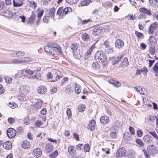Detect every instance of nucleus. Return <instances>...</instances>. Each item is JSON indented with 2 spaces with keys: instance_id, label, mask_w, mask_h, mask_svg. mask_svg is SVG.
I'll return each mask as SVG.
<instances>
[{
  "instance_id": "20e7f679",
  "label": "nucleus",
  "mask_w": 158,
  "mask_h": 158,
  "mask_svg": "<svg viewBox=\"0 0 158 158\" xmlns=\"http://www.w3.org/2000/svg\"><path fill=\"white\" fill-rule=\"evenodd\" d=\"M147 150L152 155L155 154L157 152L156 147L153 145H150L148 146L147 147Z\"/></svg>"
},
{
  "instance_id": "338daca9",
  "label": "nucleus",
  "mask_w": 158,
  "mask_h": 158,
  "mask_svg": "<svg viewBox=\"0 0 158 158\" xmlns=\"http://www.w3.org/2000/svg\"><path fill=\"white\" fill-rule=\"evenodd\" d=\"M84 150L86 152H89V151L90 147L88 144H85L84 146Z\"/></svg>"
},
{
  "instance_id": "6ab92c4d",
  "label": "nucleus",
  "mask_w": 158,
  "mask_h": 158,
  "mask_svg": "<svg viewBox=\"0 0 158 158\" xmlns=\"http://www.w3.org/2000/svg\"><path fill=\"white\" fill-rule=\"evenodd\" d=\"M3 147L6 150H9L12 148V143L9 141H6L3 143Z\"/></svg>"
},
{
  "instance_id": "680f3d73",
  "label": "nucleus",
  "mask_w": 158,
  "mask_h": 158,
  "mask_svg": "<svg viewBox=\"0 0 158 158\" xmlns=\"http://www.w3.org/2000/svg\"><path fill=\"white\" fill-rule=\"evenodd\" d=\"M66 113L68 116L69 118L71 117L72 114H71V110L69 108H68L67 110Z\"/></svg>"
},
{
  "instance_id": "bb28decb",
  "label": "nucleus",
  "mask_w": 158,
  "mask_h": 158,
  "mask_svg": "<svg viewBox=\"0 0 158 158\" xmlns=\"http://www.w3.org/2000/svg\"><path fill=\"white\" fill-rule=\"evenodd\" d=\"M128 64V60L127 58L125 57L123 59V61L120 64V66L122 67H125L127 66Z\"/></svg>"
},
{
  "instance_id": "412c9836",
  "label": "nucleus",
  "mask_w": 158,
  "mask_h": 158,
  "mask_svg": "<svg viewBox=\"0 0 158 158\" xmlns=\"http://www.w3.org/2000/svg\"><path fill=\"white\" fill-rule=\"evenodd\" d=\"M43 103V101L40 99H37L34 104V108L36 109H39L41 107Z\"/></svg>"
},
{
  "instance_id": "c9c22d12",
  "label": "nucleus",
  "mask_w": 158,
  "mask_h": 158,
  "mask_svg": "<svg viewBox=\"0 0 158 158\" xmlns=\"http://www.w3.org/2000/svg\"><path fill=\"white\" fill-rule=\"evenodd\" d=\"M103 45L106 48H111V45L110 42L108 40H106L103 42Z\"/></svg>"
},
{
  "instance_id": "2f4dec72",
  "label": "nucleus",
  "mask_w": 158,
  "mask_h": 158,
  "mask_svg": "<svg viewBox=\"0 0 158 158\" xmlns=\"http://www.w3.org/2000/svg\"><path fill=\"white\" fill-rule=\"evenodd\" d=\"M10 63L12 64H21V59H14L10 61Z\"/></svg>"
},
{
  "instance_id": "f3484780",
  "label": "nucleus",
  "mask_w": 158,
  "mask_h": 158,
  "mask_svg": "<svg viewBox=\"0 0 158 158\" xmlns=\"http://www.w3.org/2000/svg\"><path fill=\"white\" fill-rule=\"evenodd\" d=\"M101 122L103 124H106L109 122V118L106 116H103L101 117L100 119Z\"/></svg>"
},
{
  "instance_id": "0e129e2a",
  "label": "nucleus",
  "mask_w": 158,
  "mask_h": 158,
  "mask_svg": "<svg viewBox=\"0 0 158 158\" xmlns=\"http://www.w3.org/2000/svg\"><path fill=\"white\" fill-rule=\"evenodd\" d=\"M148 132L151 134L156 139L158 137L156 133L154 131H149Z\"/></svg>"
},
{
  "instance_id": "c03bdc74",
  "label": "nucleus",
  "mask_w": 158,
  "mask_h": 158,
  "mask_svg": "<svg viewBox=\"0 0 158 158\" xmlns=\"http://www.w3.org/2000/svg\"><path fill=\"white\" fill-rule=\"evenodd\" d=\"M92 66L93 68L94 69H98L100 67L99 64L96 62L93 63Z\"/></svg>"
},
{
  "instance_id": "2eb2a0df",
  "label": "nucleus",
  "mask_w": 158,
  "mask_h": 158,
  "mask_svg": "<svg viewBox=\"0 0 158 158\" xmlns=\"http://www.w3.org/2000/svg\"><path fill=\"white\" fill-rule=\"evenodd\" d=\"M24 0H13V5L14 7H19L23 4V2Z\"/></svg>"
},
{
  "instance_id": "6e6d98bb",
  "label": "nucleus",
  "mask_w": 158,
  "mask_h": 158,
  "mask_svg": "<svg viewBox=\"0 0 158 158\" xmlns=\"http://www.w3.org/2000/svg\"><path fill=\"white\" fill-rule=\"evenodd\" d=\"M155 52V48L154 47H152L150 48L149 53L151 55H153Z\"/></svg>"
},
{
  "instance_id": "13d9d810",
  "label": "nucleus",
  "mask_w": 158,
  "mask_h": 158,
  "mask_svg": "<svg viewBox=\"0 0 158 158\" xmlns=\"http://www.w3.org/2000/svg\"><path fill=\"white\" fill-rule=\"evenodd\" d=\"M135 33L136 36L139 38L143 37V35L142 33L140 32H138L137 31H135Z\"/></svg>"
},
{
  "instance_id": "5fc2aeb1",
  "label": "nucleus",
  "mask_w": 158,
  "mask_h": 158,
  "mask_svg": "<svg viewBox=\"0 0 158 158\" xmlns=\"http://www.w3.org/2000/svg\"><path fill=\"white\" fill-rule=\"evenodd\" d=\"M66 2L70 4H72L76 3L78 0H66Z\"/></svg>"
},
{
  "instance_id": "f03ea898",
  "label": "nucleus",
  "mask_w": 158,
  "mask_h": 158,
  "mask_svg": "<svg viewBox=\"0 0 158 158\" xmlns=\"http://www.w3.org/2000/svg\"><path fill=\"white\" fill-rule=\"evenodd\" d=\"M72 11V9L70 7H66L64 8L63 7H61L58 9L56 14L58 16L59 19H62L64 17L65 15Z\"/></svg>"
},
{
  "instance_id": "f704fd0d",
  "label": "nucleus",
  "mask_w": 158,
  "mask_h": 158,
  "mask_svg": "<svg viewBox=\"0 0 158 158\" xmlns=\"http://www.w3.org/2000/svg\"><path fill=\"white\" fill-rule=\"evenodd\" d=\"M18 98L21 101H24L26 100V98L24 94H22L18 96Z\"/></svg>"
},
{
  "instance_id": "864d4df0",
  "label": "nucleus",
  "mask_w": 158,
  "mask_h": 158,
  "mask_svg": "<svg viewBox=\"0 0 158 158\" xmlns=\"http://www.w3.org/2000/svg\"><path fill=\"white\" fill-rule=\"evenodd\" d=\"M72 90V87L70 85H68L67 86L65 91L67 93H69L71 92Z\"/></svg>"
},
{
  "instance_id": "4d7b16f0",
  "label": "nucleus",
  "mask_w": 158,
  "mask_h": 158,
  "mask_svg": "<svg viewBox=\"0 0 158 158\" xmlns=\"http://www.w3.org/2000/svg\"><path fill=\"white\" fill-rule=\"evenodd\" d=\"M30 122V120L28 117H26L25 118H24V123L26 125H28Z\"/></svg>"
},
{
  "instance_id": "79ce46f5",
  "label": "nucleus",
  "mask_w": 158,
  "mask_h": 158,
  "mask_svg": "<svg viewBox=\"0 0 158 158\" xmlns=\"http://www.w3.org/2000/svg\"><path fill=\"white\" fill-rule=\"evenodd\" d=\"M90 2L91 1L89 0H84L81 2V4L82 6H87Z\"/></svg>"
},
{
  "instance_id": "a211bd4d",
  "label": "nucleus",
  "mask_w": 158,
  "mask_h": 158,
  "mask_svg": "<svg viewBox=\"0 0 158 158\" xmlns=\"http://www.w3.org/2000/svg\"><path fill=\"white\" fill-rule=\"evenodd\" d=\"M3 15L8 18H11L13 15L12 12L9 10H6L3 13Z\"/></svg>"
},
{
  "instance_id": "ea45409f",
  "label": "nucleus",
  "mask_w": 158,
  "mask_h": 158,
  "mask_svg": "<svg viewBox=\"0 0 158 158\" xmlns=\"http://www.w3.org/2000/svg\"><path fill=\"white\" fill-rule=\"evenodd\" d=\"M136 143L139 144V146H143L144 145V144L143 141L140 139H137L135 140Z\"/></svg>"
},
{
  "instance_id": "c756f323",
  "label": "nucleus",
  "mask_w": 158,
  "mask_h": 158,
  "mask_svg": "<svg viewBox=\"0 0 158 158\" xmlns=\"http://www.w3.org/2000/svg\"><path fill=\"white\" fill-rule=\"evenodd\" d=\"M35 75L32 76H31L29 77L28 78L29 79H39L41 77V75L40 73H37V72L35 73Z\"/></svg>"
},
{
  "instance_id": "7c9ffc66",
  "label": "nucleus",
  "mask_w": 158,
  "mask_h": 158,
  "mask_svg": "<svg viewBox=\"0 0 158 158\" xmlns=\"http://www.w3.org/2000/svg\"><path fill=\"white\" fill-rule=\"evenodd\" d=\"M55 12V8H52L48 12V15L49 17H53L54 19V16Z\"/></svg>"
},
{
  "instance_id": "72a5a7b5",
  "label": "nucleus",
  "mask_w": 158,
  "mask_h": 158,
  "mask_svg": "<svg viewBox=\"0 0 158 158\" xmlns=\"http://www.w3.org/2000/svg\"><path fill=\"white\" fill-rule=\"evenodd\" d=\"M38 71H39L38 69L35 70L34 71L31 70L29 69H27L24 70V72H25L26 73L30 75H32Z\"/></svg>"
},
{
  "instance_id": "e433bc0d",
  "label": "nucleus",
  "mask_w": 158,
  "mask_h": 158,
  "mask_svg": "<svg viewBox=\"0 0 158 158\" xmlns=\"http://www.w3.org/2000/svg\"><path fill=\"white\" fill-rule=\"evenodd\" d=\"M21 61L22 63L25 62H28L31 61V59L29 57H23L21 58Z\"/></svg>"
},
{
  "instance_id": "3c124183",
  "label": "nucleus",
  "mask_w": 158,
  "mask_h": 158,
  "mask_svg": "<svg viewBox=\"0 0 158 158\" xmlns=\"http://www.w3.org/2000/svg\"><path fill=\"white\" fill-rule=\"evenodd\" d=\"M35 125L38 127H40L43 124V122L40 120H36L35 122Z\"/></svg>"
},
{
  "instance_id": "dca6fc26",
  "label": "nucleus",
  "mask_w": 158,
  "mask_h": 158,
  "mask_svg": "<svg viewBox=\"0 0 158 158\" xmlns=\"http://www.w3.org/2000/svg\"><path fill=\"white\" fill-rule=\"evenodd\" d=\"M139 11L141 13L146 14L149 16H150L152 15L151 13L150 10L144 7L140 8L139 9Z\"/></svg>"
},
{
  "instance_id": "052dcab7",
  "label": "nucleus",
  "mask_w": 158,
  "mask_h": 158,
  "mask_svg": "<svg viewBox=\"0 0 158 158\" xmlns=\"http://www.w3.org/2000/svg\"><path fill=\"white\" fill-rule=\"evenodd\" d=\"M4 78L6 80V81L8 83H10L12 81V80L11 77H5Z\"/></svg>"
},
{
  "instance_id": "a878e982",
  "label": "nucleus",
  "mask_w": 158,
  "mask_h": 158,
  "mask_svg": "<svg viewBox=\"0 0 158 158\" xmlns=\"http://www.w3.org/2000/svg\"><path fill=\"white\" fill-rule=\"evenodd\" d=\"M30 145V142L27 140L23 141L22 144V146L24 149H27L29 148Z\"/></svg>"
},
{
  "instance_id": "a19ab883",
  "label": "nucleus",
  "mask_w": 158,
  "mask_h": 158,
  "mask_svg": "<svg viewBox=\"0 0 158 158\" xmlns=\"http://www.w3.org/2000/svg\"><path fill=\"white\" fill-rule=\"evenodd\" d=\"M58 154V151L57 150H55L52 153L50 154L49 157L50 158H55L56 157Z\"/></svg>"
},
{
  "instance_id": "603ef678",
  "label": "nucleus",
  "mask_w": 158,
  "mask_h": 158,
  "mask_svg": "<svg viewBox=\"0 0 158 158\" xmlns=\"http://www.w3.org/2000/svg\"><path fill=\"white\" fill-rule=\"evenodd\" d=\"M85 107V106L82 105H79L78 107V110L79 111L82 112L84 110Z\"/></svg>"
},
{
  "instance_id": "4468645a",
  "label": "nucleus",
  "mask_w": 158,
  "mask_h": 158,
  "mask_svg": "<svg viewBox=\"0 0 158 158\" xmlns=\"http://www.w3.org/2000/svg\"><path fill=\"white\" fill-rule=\"evenodd\" d=\"M96 124L95 121L93 120L90 121L88 126V128L90 131H93L95 129V126Z\"/></svg>"
},
{
  "instance_id": "c85d7f7f",
  "label": "nucleus",
  "mask_w": 158,
  "mask_h": 158,
  "mask_svg": "<svg viewBox=\"0 0 158 158\" xmlns=\"http://www.w3.org/2000/svg\"><path fill=\"white\" fill-rule=\"evenodd\" d=\"M81 37L83 41H87L89 39L90 36L87 33H84L82 34Z\"/></svg>"
},
{
  "instance_id": "f8f14e48",
  "label": "nucleus",
  "mask_w": 158,
  "mask_h": 158,
  "mask_svg": "<svg viewBox=\"0 0 158 158\" xmlns=\"http://www.w3.org/2000/svg\"><path fill=\"white\" fill-rule=\"evenodd\" d=\"M48 45H49L51 47L56 48L57 49L58 51L60 52V54H62V52H61V48L57 44L52 43H48Z\"/></svg>"
},
{
  "instance_id": "6e6552de",
  "label": "nucleus",
  "mask_w": 158,
  "mask_h": 158,
  "mask_svg": "<svg viewBox=\"0 0 158 158\" xmlns=\"http://www.w3.org/2000/svg\"><path fill=\"white\" fill-rule=\"evenodd\" d=\"M126 153V151L125 148H121L118 149L116 153V156L117 157H122L124 156Z\"/></svg>"
},
{
  "instance_id": "69168bd1",
  "label": "nucleus",
  "mask_w": 158,
  "mask_h": 158,
  "mask_svg": "<svg viewBox=\"0 0 158 158\" xmlns=\"http://www.w3.org/2000/svg\"><path fill=\"white\" fill-rule=\"evenodd\" d=\"M76 148L78 150H81L84 148V145L82 144H79L76 146Z\"/></svg>"
},
{
  "instance_id": "7ed1b4c3",
  "label": "nucleus",
  "mask_w": 158,
  "mask_h": 158,
  "mask_svg": "<svg viewBox=\"0 0 158 158\" xmlns=\"http://www.w3.org/2000/svg\"><path fill=\"white\" fill-rule=\"evenodd\" d=\"M94 57L96 60L101 63L105 62L106 60V56L101 51L97 52L95 55Z\"/></svg>"
},
{
  "instance_id": "09e8293b",
  "label": "nucleus",
  "mask_w": 158,
  "mask_h": 158,
  "mask_svg": "<svg viewBox=\"0 0 158 158\" xmlns=\"http://www.w3.org/2000/svg\"><path fill=\"white\" fill-rule=\"evenodd\" d=\"M8 106L12 108H14L17 107V104L14 102H10Z\"/></svg>"
},
{
  "instance_id": "aec40b11",
  "label": "nucleus",
  "mask_w": 158,
  "mask_h": 158,
  "mask_svg": "<svg viewBox=\"0 0 158 158\" xmlns=\"http://www.w3.org/2000/svg\"><path fill=\"white\" fill-rule=\"evenodd\" d=\"M37 90L38 93L41 94H43L46 93L47 89L44 86L41 85L38 88Z\"/></svg>"
},
{
  "instance_id": "8fccbe9b",
  "label": "nucleus",
  "mask_w": 158,
  "mask_h": 158,
  "mask_svg": "<svg viewBox=\"0 0 158 158\" xmlns=\"http://www.w3.org/2000/svg\"><path fill=\"white\" fill-rule=\"evenodd\" d=\"M141 72L143 73L144 75L146 76L147 73L148 72V69L146 67H143L141 69Z\"/></svg>"
},
{
  "instance_id": "b1692460",
  "label": "nucleus",
  "mask_w": 158,
  "mask_h": 158,
  "mask_svg": "<svg viewBox=\"0 0 158 158\" xmlns=\"http://www.w3.org/2000/svg\"><path fill=\"white\" fill-rule=\"evenodd\" d=\"M156 40L154 36H150L149 39V44L152 45H154L156 43Z\"/></svg>"
},
{
  "instance_id": "39448f33",
  "label": "nucleus",
  "mask_w": 158,
  "mask_h": 158,
  "mask_svg": "<svg viewBox=\"0 0 158 158\" xmlns=\"http://www.w3.org/2000/svg\"><path fill=\"white\" fill-rule=\"evenodd\" d=\"M158 27V23L156 22L152 23L150 26L148 30V32L149 34H153L154 31L157 29Z\"/></svg>"
},
{
  "instance_id": "774afa93",
  "label": "nucleus",
  "mask_w": 158,
  "mask_h": 158,
  "mask_svg": "<svg viewBox=\"0 0 158 158\" xmlns=\"http://www.w3.org/2000/svg\"><path fill=\"white\" fill-rule=\"evenodd\" d=\"M8 121L10 124H12L14 123L15 120L13 118H9L8 119Z\"/></svg>"
},
{
  "instance_id": "1a4fd4ad",
  "label": "nucleus",
  "mask_w": 158,
  "mask_h": 158,
  "mask_svg": "<svg viewBox=\"0 0 158 158\" xmlns=\"http://www.w3.org/2000/svg\"><path fill=\"white\" fill-rule=\"evenodd\" d=\"M42 154V151L41 149L38 148H35L33 151V154L35 157H39Z\"/></svg>"
},
{
  "instance_id": "49530a36",
  "label": "nucleus",
  "mask_w": 158,
  "mask_h": 158,
  "mask_svg": "<svg viewBox=\"0 0 158 158\" xmlns=\"http://www.w3.org/2000/svg\"><path fill=\"white\" fill-rule=\"evenodd\" d=\"M14 53L16 54V55L18 56H24L25 54V53L24 52L20 51H19L18 52L15 51L14 52Z\"/></svg>"
},
{
  "instance_id": "393cba45",
  "label": "nucleus",
  "mask_w": 158,
  "mask_h": 158,
  "mask_svg": "<svg viewBox=\"0 0 158 158\" xmlns=\"http://www.w3.org/2000/svg\"><path fill=\"white\" fill-rule=\"evenodd\" d=\"M53 147L51 143H48L45 145V150L48 152H51L53 151Z\"/></svg>"
},
{
  "instance_id": "37998d69",
  "label": "nucleus",
  "mask_w": 158,
  "mask_h": 158,
  "mask_svg": "<svg viewBox=\"0 0 158 158\" xmlns=\"http://www.w3.org/2000/svg\"><path fill=\"white\" fill-rule=\"evenodd\" d=\"M152 69L154 72L156 73L158 72V63H156L154 65Z\"/></svg>"
},
{
  "instance_id": "a18cd8bd",
  "label": "nucleus",
  "mask_w": 158,
  "mask_h": 158,
  "mask_svg": "<svg viewBox=\"0 0 158 158\" xmlns=\"http://www.w3.org/2000/svg\"><path fill=\"white\" fill-rule=\"evenodd\" d=\"M113 48L111 47V48H106L105 49V52L107 53H110L113 52Z\"/></svg>"
},
{
  "instance_id": "5701e85b",
  "label": "nucleus",
  "mask_w": 158,
  "mask_h": 158,
  "mask_svg": "<svg viewBox=\"0 0 158 158\" xmlns=\"http://www.w3.org/2000/svg\"><path fill=\"white\" fill-rule=\"evenodd\" d=\"M68 151L70 155H73L76 154V149L74 146H71L68 148Z\"/></svg>"
},
{
  "instance_id": "e2e57ef3",
  "label": "nucleus",
  "mask_w": 158,
  "mask_h": 158,
  "mask_svg": "<svg viewBox=\"0 0 158 158\" xmlns=\"http://www.w3.org/2000/svg\"><path fill=\"white\" fill-rule=\"evenodd\" d=\"M44 12V10H40L37 14V17L38 18H41Z\"/></svg>"
},
{
  "instance_id": "cd10ccee",
  "label": "nucleus",
  "mask_w": 158,
  "mask_h": 158,
  "mask_svg": "<svg viewBox=\"0 0 158 158\" xmlns=\"http://www.w3.org/2000/svg\"><path fill=\"white\" fill-rule=\"evenodd\" d=\"M75 93L78 94L80 93L81 91V86L77 83L75 85Z\"/></svg>"
},
{
  "instance_id": "58836bf2",
  "label": "nucleus",
  "mask_w": 158,
  "mask_h": 158,
  "mask_svg": "<svg viewBox=\"0 0 158 158\" xmlns=\"http://www.w3.org/2000/svg\"><path fill=\"white\" fill-rule=\"evenodd\" d=\"M28 4H29L30 6L32 8L35 9L36 7V3L33 1H28Z\"/></svg>"
},
{
  "instance_id": "423d86ee",
  "label": "nucleus",
  "mask_w": 158,
  "mask_h": 158,
  "mask_svg": "<svg viewBox=\"0 0 158 158\" xmlns=\"http://www.w3.org/2000/svg\"><path fill=\"white\" fill-rule=\"evenodd\" d=\"M16 134V131L12 128H9L7 130V134L8 137L12 138L14 137Z\"/></svg>"
},
{
  "instance_id": "bf43d9fd",
  "label": "nucleus",
  "mask_w": 158,
  "mask_h": 158,
  "mask_svg": "<svg viewBox=\"0 0 158 158\" xmlns=\"http://www.w3.org/2000/svg\"><path fill=\"white\" fill-rule=\"evenodd\" d=\"M49 17L48 16L44 17L43 18V21L45 23H48L49 22Z\"/></svg>"
},
{
  "instance_id": "9b49d317",
  "label": "nucleus",
  "mask_w": 158,
  "mask_h": 158,
  "mask_svg": "<svg viewBox=\"0 0 158 158\" xmlns=\"http://www.w3.org/2000/svg\"><path fill=\"white\" fill-rule=\"evenodd\" d=\"M19 90L21 92L27 93L29 92L30 90V88L28 85H23L20 86L19 88Z\"/></svg>"
},
{
  "instance_id": "0eeeda50",
  "label": "nucleus",
  "mask_w": 158,
  "mask_h": 158,
  "mask_svg": "<svg viewBox=\"0 0 158 158\" xmlns=\"http://www.w3.org/2000/svg\"><path fill=\"white\" fill-rule=\"evenodd\" d=\"M102 32V27H101L96 26L93 28L92 33L95 36L98 35Z\"/></svg>"
},
{
  "instance_id": "ddd939ff",
  "label": "nucleus",
  "mask_w": 158,
  "mask_h": 158,
  "mask_svg": "<svg viewBox=\"0 0 158 158\" xmlns=\"http://www.w3.org/2000/svg\"><path fill=\"white\" fill-rule=\"evenodd\" d=\"M143 140L145 143H150L152 142L153 138L149 135H147L143 136Z\"/></svg>"
},
{
  "instance_id": "de8ad7c7",
  "label": "nucleus",
  "mask_w": 158,
  "mask_h": 158,
  "mask_svg": "<svg viewBox=\"0 0 158 158\" xmlns=\"http://www.w3.org/2000/svg\"><path fill=\"white\" fill-rule=\"evenodd\" d=\"M110 136L113 139H115L117 137V134L116 132H110Z\"/></svg>"
},
{
  "instance_id": "4be33fe9",
  "label": "nucleus",
  "mask_w": 158,
  "mask_h": 158,
  "mask_svg": "<svg viewBox=\"0 0 158 158\" xmlns=\"http://www.w3.org/2000/svg\"><path fill=\"white\" fill-rule=\"evenodd\" d=\"M36 18V15L35 14H32L31 16L29 17L28 20V23L30 24H32L34 21V20Z\"/></svg>"
},
{
  "instance_id": "4c0bfd02",
  "label": "nucleus",
  "mask_w": 158,
  "mask_h": 158,
  "mask_svg": "<svg viewBox=\"0 0 158 158\" xmlns=\"http://www.w3.org/2000/svg\"><path fill=\"white\" fill-rule=\"evenodd\" d=\"M44 49L45 52L47 53H50V52H52L51 51V50L52 49L51 48V47L48 45H48L45 46L44 47Z\"/></svg>"
},
{
  "instance_id": "473e14b6",
  "label": "nucleus",
  "mask_w": 158,
  "mask_h": 158,
  "mask_svg": "<svg viewBox=\"0 0 158 158\" xmlns=\"http://www.w3.org/2000/svg\"><path fill=\"white\" fill-rule=\"evenodd\" d=\"M25 73V72H24V70H21L18 72V74H17V76L19 77H25L26 76Z\"/></svg>"
},
{
  "instance_id": "9d476101",
  "label": "nucleus",
  "mask_w": 158,
  "mask_h": 158,
  "mask_svg": "<svg viewBox=\"0 0 158 158\" xmlns=\"http://www.w3.org/2000/svg\"><path fill=\"white\" fill-rule=\"evenodd\" d=\"M123 41L120 39H118L116 40L115 43V46L118 48H122L124 46Z\"/></svg>"
},
{
  "instance_id": "f257e3e1",
  "label": "nucleus",
  "mask_w": 158,
  "mask_h": 158,
  "mask_svg": "<svg viewBox=\"0 0 158 158\" xmlns=\"http://www.w3.org/2000/svg\"><path fill=\"white\" fill-rule=\"evenodd\" d=\"M74 57L76 59H80L81 56V52L80 47L76 43H73L70 46Z\"/></svg>"
}]
</instances>
